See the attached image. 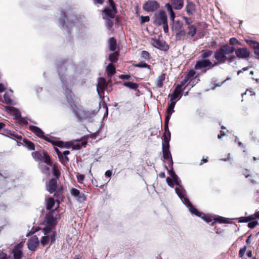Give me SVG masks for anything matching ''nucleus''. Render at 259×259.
Segmentation results:
<instances>
[{
  "mask_svg": "<svg viewBox=\"0 0 259 259\" xmlns=\"http://www.w3.org/2000/svg\"><path fill=\"white\" fill-rule=\"evenodd\" d=\"M66 102L68 104L70 108L73 113L74 116L79 122H82L84 120H87L89 122L94 121L95 117L101 108V102L98 104V107L94 110H80L74 104L73 98H66Z\"/></svg>",
  "mask_w": 259,
  "mask_h": 259,
  "instance_id": "f257e3e1",
  "label": "nucleus"
},
{
  "mask_svg": "<svg viewBox=\"0 0 259 259\" xmlns=\"http://www.w3.org/2000/svg\"><path fill=\"white\" fill-rule=\"evenodd\" d=\"M67 61L62 60L57 64V71L62 83V88L66 97H72L73 93L68 86V78L65 75Z\"/></svg>",
  "mask_w": 259,
  "mask_h": 259,
  "instance_id": "f03ea898",
  "label": "nucleus"
},
{
  "mask_svg": "<svg viewBox=\"0 0 259 259\" xmlns=\"http://www.w3.org/2000/svg\"><path fill=\"white\" fill-rule=\"evenodd\" d=\"M217 65V63H212L209 59H200L196 61L194 66L195 70H200L203 73H206L207 70Z\"/></svg>",
  "mask_w": 259,
  "mask_h": 259,
  "instance_id": "7ed1b4c3",
  "label": "nucleus"
},
{
  "mask_svg": "<svg viewBox=\"0 0 259 259\" xmlns=\"http://www.w3.org/2000/svg\"><path fill=\"white\" fill-rule=\"evenodd\" d=\"M32 155L35 161H41L48 165L52 166L51 158L47 152L35 151L32 153Z\"/></svg>",
  "mask_w": 259,
  "mask_h": 259,
  "instance_id": "20e7f679",
  "label": "nucleus"
},
{
  "mask_svg": "<svg viewBox=\"0 0 259 259\" xmlns=\"http://www.w3.org/2000/svg\"><path fill=\"white\" fill-rule=\"evenodd\" d=\"M179 197L181 199L183 203L189 208L190 212L197 217H201L202 212L199 211L197 208L194 207L191 204L190 200L187 196L184 197L183 194H178Z\"/></svg>",
  "mask_w": 259,
  "mask_h": 259,
  "instance_id": "39448f33",
  "label": "nucleus"
},
{
  "mask_svg": "<svg viewBox=\"0 0 259 259\" xmlns=\"http://www.w3.org/2000/svg\"><path fill=\"white\" fill-rule=\"evenodd\" d=\"M61 18L59 19V23L63 29L66 30L69 35L71 33V28L74 26V23L69 21L67 19L66 13L65 11H62Z\"/></svg>",
  "mask_w": 259,
  "mask_h": 259,
  "instance_id": "423d86ee",
  "label": "nucleus"
},
{
  "mask_svg": "<svg viewBox=\"0 0 259 259\" xmlns=\"http://www.w3.org/2000/svg\"><path fill=\"white\" fill-rule=\"evenodd\" d=\"M167 16L166 12L163 10H160L158 13H155L153 17V23L156 26H161L162 24L167 22Z\"/></svg>",
  "mask_w": 259,
  "mask_h": 259,
  "instance_id": "0eeeda50",
  "label": "nucleus"
},
{
  "mask_svg": "<svg viewBox=\"0 0 259 259\" xmlns=\"http://www.w3.org/2000/svg\"><path fill=\"white\" fill-rule=\"evenodd\" d=\"M227 54L222 46L217 49L213 54V57L217 61V65L224 63L227 59Z\"/></svg>",
  "mask_w": 259,
  "mask_h": 259,
  "instance_id": "6e6552de",
  "label": "nucleus"
},
{
  "mask_svg": "<svg viewBox=\"0 0 259 259\" xmlns=\"http://www.w3.org/2000/svg\"><path fill=\"white\" fill-rule=\"evenodd\" d=\"M109 83L110 82H107L106 80L103 77H99L98 78L97 91L99 97H106L104 95H102V94L104 93L105 90Z\"/></svg>",
  "mask_w": 259,
  "mask_h": 259,
  "instance_id": "1a4fd4ad",
  "label": "nucleus"
},
{
  "mask_svg": "<svg viewBox=\"0 0 259 259\" xmlns=\"http://www.w3.org/2000/svg\"><path fill=\"white\" fill-rule=\"evenodd\" d=\"M160 7L156 1H148L144 4L143 9L147 12H154Z\"/></svg>",
  "mask_w": 259,
  "mask_h": 259,
  "instance_id": "9d476101",
  "label": "nucleus"
},
{
  "mask_svg": "<svg viewBox=\"0 0 259 259\" xmlns=\"http://www.w3.org/2000/svg\"><path fill=\"white\" fill-rule=\"evenodd\" d=\"M251 52L247 48H238L235 51V55L239 59L248 60Z\"/></svg>",
  "mask_w": 259,
  "mask_h": 259,
  "instance_id": "9b49d317",
  "label": "nucleus"
},
{
  "mask_svg": "<svg viewBox=\"0 0 259 259\" xmlns=\"http://www.w3.org/2000/svg\"><path fill=\"white\" fill-rule=\"evenodd\" d=\"M54 210H52L49 213H47L45 215L43 224L48 226L55 227L57 224V221L54 217L53 213Z\"/></svg>",
  "mask_w": 259,
  "mask_h": 259,
  "instance_id": "f8f14e48",
  "label": "nucleus"
},
{
  "mask_svg": "<svg viewBox=\"0 0 259 259\" xmlns=\"http://www.w3.org/2000/svg\"><path fill=\"white\" fill-rule=\"evenodd\" d=\"M23 243L20 242L15 245L12 250L13 259H22L24 253L22 251Z\"/></svg>",
  "mask_w": 259,
  "mask_h": 259,
  "instance_id": "ddd939ff",
  "label": "nucleus"
},
{
  "mask_svg": "<svg viewBox=\"0 0 259 259\" xmlns=\"http://www.w3.org/2000/svg\"><path fill=\"white\" fill-rule=\"evenodd\" d=\"M152 40L153 47L161 51L166 52L169 49V45L164 40L156 38L153 39Z\"/></svg>",
  "mask_w": 259,
  "mask_h": 259,
  "instance_id": "4468645a",
  "label": "nucleus"
},
{
  "mask_svg": "<svg viewBox=\"0 0 259 259\" xmlns=\"http://www.w3.org/2000/svg\"><path fill=\"white\" fill-rule=\"evenodd\" d=\"M172 179L175 184L179 186L178 187H176L175 188V192L176 194L178 195L179 193H180L181 194L184 193V197L186 196V191L183 186L181 185V181L179 177L177 175H176L173 178H172Z\"/></svg>",
  "mask_w": 259,
  "mask_h": 259,
  "instance_id": "2eb2a0df",
  "label": "nucleus"
},
{
  "mask_svg": "<svg viewBox=\"0 0 259 259\" xmlns=\"http://www.w3.org/2000/svg\"><path fill=\"white\" fill-rule=\"evenodd\" d=\"M47 187V190L50 194L55 193L54 196L57 197L60 192H56L57 187V180H56V179H51Z\"/></svg>",
  "mask_w": 259,
  "mask_h": 259,
  "instance_id": "dca6fc26",
  "label": "nucleus"
},
{
  "mask_svg": "<svg viewBox=\"0 0 259 259\" xmlns=\"http://www.w3.org/2000/svg\"><path fill=\"white\" fill-rule=\"evenodd\" d=\"M244 40L250 47L254 49V54L257 56L255 58L259 60V42L249 38H245Z\"/></svg>",
  "mask_w": 259,
  "mask_h": 259,
  "instance_id": "f3484780",
  "label": "nucleus"
},
{
  "mask_svg": "<svg viewBox=\"0 0 259 259\" xmlns=\"http://www.w3.org/2000/svg\"><path fill=\"white\" fill-rule=\"evenodd\" d=\"M39 240L38 237L36 235L33 236L29 239L27 242V245L29 250L34 251L39 244Z\"/></svg>",
  "mask_w": 259,
  "mask_h": 259,
  "instance_id": "a211bd4d",
  "label": "nucleus"
},
{
  "mask_svg": "<svg viewBox=\"0 0 259 259\" xmlns=\"http://www.w3.org/2000/svg\"><path fill=\"white\" fill-rule=\"evenodd\" d=\"M70 193L72 196L76 198V199L80 202H83L86 200V197L84 193L81 192L79 190L72 188L70 190Z\"/></svg>",
  "mask_w": 259,
  "mask_h": 259,
  "instance_id": "6ab92c4d",
  "label": "nucleus"
},
{
  "mask_svg": "<svg viewBox=\"0 0 259 259\" xmlns=\"http://www.w3.org/2000/svg\"><path fill=\"white\" fill-rule=\"evenodd\" d=\"M162 157L165 160L171 158V154L170 151V145L168 143H162Z\"/></svg>",
  "mask_w": 259,
  "mask_h": 259,
  "instance_id": "aec40b11",
  "label": "nucleus"
},
{
  "mask_svg": "<svg viewBox=\"0 0 259 259\" xmlns=\"http://www.w3.org/2000/svg\"><path fill=\"white\" fill-rule=\"evenodd\" d=\"M181 98H170L168 104V107L166 109V113L172 114L174 112V108L177 101Z\"/></svg>",
  "mask_w": 259,
  "mask_h": 259,
  "instance_id": "412c9836",
  "label": "nucleus"
},
{
  "mask_svg": "<svg viewBox=\"0 0 259 259\" xmlns=\"http://www.w3.org/2000/svg\"><path fill=\"white\" fill-rule=\"evenodd\" d=\"M102 12L109 18L113 19L117 13V10L116 8L106 7L102 10Z\"/></svg>",
  "mask_w": 259,
  "mask_h": 259,
  "instance_id": "4be33fe9",
  "label": "nucleus"
},
{
  "mask_svg": "<svg viewBox=\"0 0 259 259\" xmlns=\"http://www.w3.org/2000/svg\"><path fill=\"white\" fill-rule=\"evenodd\" d=\"M8 112L14 116V119H19L21 118V112L18 108L10 106L8 108Z\"/></svg>",
  "mask_w": 259,
  "mask_h": 259,
  "instance_id": "5701e85b",
  "label": "nucleus"
},
{
  "mask_svg": "<svg viewBox=\"0 0 259 259\" xmlns=\"http://www.w3.org/2000/svg\"><path fill=\"white\" fill-rule=\"evenodd\" d=\"M183 87L181 86V85H180L179 84H178L174 90L173 93L171 94H169L168 97H182V93L183 91Z\"/></svg>",
  "mask_w": 259,
  "mask_h": 259,
  "instance_id": "b1692460",
  "label": "nucleus"
},
{
  "mask_svg": "<svg viewBox=\"0 0 259 259\" xmlns=\"http://www.w3.org/2000/svg\"><path fill=\"white\" fill-rule=\"evenodd\" d=\"M29 130L36 134L40 138H41L45 134L40 128L35 125H30L29 126Z\"/></svg>",
  "mask_w": 259,
  "mask_h": 259,
  "instance_id": "393cba45",
  "label": "nucleus"
},
{
  "mask_svg": "<svg viewBox=\"0 0 259 259\" xmlns=\"http://www.w3.org/2000/svg\"><path fill=\"white\" fill-rule=\"evenodd\" d=\"M171 25V30L172 31L177 32L183 29V23L180 20H177L172 22V24Z\"/></svg>",
  "mask_w": 259,
  "mask_h": 259,
  "instance_id": "a878e982",
  "label": "nucleus"
},
{
  "mask_svg": "<svg viewBox=\"0 0 259 259\" xmlns=\"http://www.w3.org/2000/svg\"><path fill=\"white\" fill-rule=\"evenodd\" d=\"M106 71L109 77H111L116 72L115 67L112 63H109L106 67Z\"/></svg>",
  "mask_w": 259,
  "mask_h": 259,
  "instance_id": "bb28decb",
  "label": "nucleus"
},
{
  "mask_svg": "<svg viewBox=\"0 0 259 259\" xmlns=\"http://www.w3.org/2000/svg\"><path fill=\"white\" fill-rule=\"evenodd\" d=\"M70 151L69 150L64 151L61 155H60V157H58L60 162L64 164L65 163H67L69 161V159L67 157V155L70 154Z\"/></svg>",
  "mask_w": 259,
  "mask_h": 259,
  "instance_id": "cd10ccee",
  "label": "nucleus"
},
{
  "mask_svg": "<svg viewBox=\"0 0 259 259\" xmlns=\"http://www.w3.org/2000/svg\"><path fill=\"white\" fill-rule=\"evenodd\" d=\"M171 2L175 10H181L184 6L183 0H171Z\"/></svg>",
  "mask_w": 259,
  "mask_h": 259,
  "instance_id": "c85d7f7f",
  "label": "nucleus"
},
{
  "mask_svg": "<svg viewBox=\"0 0 259 259\" xmlns=\"http://www.w3.org/2000/svg\"><path fill=\"white\" fill-rule=\"evenodd\" d=\"M195 6L194 4L191 1L187 2V4L186 6V10L187 14L189 15H192L193 12L195 10Z\"/></svg>",
  "mask_w": 259,
  "mask_h": 259,
  "instance_id": "c756f323",
  "label": "nucleus"
},
{
  "mask_svg": "<svg viewBox=\"0 0 259 259\" xmlns=\"http://www.w3.org/2000/svg\"><path fill=\"white\" fill-rule=\"evenodd\" d=\"M187 29L188 30V32H187L188 35L190 36L191 37H193L197 32L196 26L194 25H189L188 26Z\"/></svg>",
  "mask_w": 259,
  "mask_h": 259,
  "instance_id": "7c9ffc66",
  "label": "nucleus"
},
{
  "mask_svg": "<svg viewBox=\"0 0 259 259\" xmlns=\"http://www.w3.org/2000/svg\"><path fill=\"white\" fill-rule=\"evenodd\" d=\"M222 46L224 48L227 55L232 54L234 52L235 53V51L237 49L235 48V47L234 46H231L228 44H225V45H222Z\"/></svg>",
  "mask_w": 259,
  "mask_h": 259,
  "instance_id": "2f4dec72",
  "label": "nucleus"
},
{
  "mask_svg": "<svg viewBox=\"0 0 259 259\" xmlns=\"http://www.w3.org/2000/svg\"><path fill=\"white\" fill-rule=\"evenodd\" d=\"M109 50L112 52L115 51L117 48L116 39L113 37H110L109 39Z\"/></svg>",
  "mask_w": 259,
  "mask_h": 259,
  "instance_id": "473e14b6",
  "label": "nucleus"
},
{
  "mask_svg": "<svg viewBox=\"0 0 259 259\" xmlns=\"http://www.w3.org/2000/svg\"><path fill=\"white\" fill-rule=\"evenodd\" d=\"M23 142L24 143L26 147L30 150H35V145L34 144L30 141L29 140L24 138L23 139Z\"/></svg>",
  "mask_w": 259,
  "mask_h": 259,
  "instance_id": "72a5a7b5",
  "label": "nucleus"
},
{
  "mask_svg": "<svg viewBox=\"0 0 259 259\" xmlns=\"http://www.w3.org/2000/svg\"><path fill=\"white\" fill-rule=\"evenodd\" d=\"M255 216L256 218H259L257 215H255V212L253 215H250L248 217H241L238 218V222L239 223H247L250 220V219H252Z\"/></svg>",
  "mask_w": 259,
  "mask_h": 259,
  "instance_id": "f704fd0d",
  "label": "nucleus"
},
{
  "mask_svg": "<svg viewBox=\"0 0 259 259\" xmlns=\"http://www.w3.org/2000/svg\"><path fill=\"white\" fill-rule=\"evenodd\" d=\"M55 205V200L53 198L50 197L47 200V203H46V208L47 210H50L51 211L53 209V207H54Z\"/></svg>",
  "mask_w": 259,
  "mask_h": 259,
  "instance_id": "c9c22d12",
  "label": "nucleus"
},
{
  "mask_svg": "<svg viewBox=\"0 0 259 259\" xmlns=\"http://www.w3.org/2000/svg\"><path fill=\"white\" fill-rule=\"evenodd\" d=\"M38 166L43 174L46 175L50 174V167L48 166V165H46L41 163H39Z\"/></svg>",
  "mask_w": 259,
  "mask_h": 259,
  "instance_id": "e433bc0d",
  "label": "nucleus"
},
{
  "mask_svg": "<svg viewBox=\"0 0 259 259\" xmlns=\"http://www.w3.org/2000/svg\"><path fill=\"white\" fill-rule=\"evenodd\" d=\"M123 84L125 87L133 90H136L139 87L138 83L131 81L124 82Z\"/></svg>",
  "mask_w": 259,
  "mask_h": 259,
  "instance_id": "4c0bfd02",
  "label": "nucleus"
},
{
  "mask_svg": "<svg viewBox=\"0 0 259 259\" xmlns=\"http://www.w3.org/2000/svg\"><path fill=\"white\" fill-rule=\"evenodd\" d=\"M186 35V32L184 29L176 32V38L177 40H180L183 37H185Z\"/></svg>",
  "mask_w": 259,
  "mask_h": 259,
  "instance_id": "58836bf2",
  "label": "nucleus"
},
{
  "mask_svg": "<svg viewBox=\"0 0 259 259\" xmlns=\"http://www.w3.org/2000/svg\"><path fill=\"white\" fill-rule=\"evenodd\" d=\"M212 54V51L211 50H202L200 57L202 59H207V58L210 57Z\"/></svg>",
  "mask_w": 259,
  "mask_h": 259,
  "instance_id": "ea45409f",
  "label": "nucleus"
},
{
  "mask_svg": "<svg viewBox=\"0 0 259 259\" xmlns=\"http://www.w3.org/2000/svg\"><path fill=\"white\" fill-rule=\"evenodd\" d=\"M118 59V54L116 52L111 53L109 56V60L111 63H116Z\"/></svg>",
  "mask_w": 259,
  "mask_h": 259,
  "instance_id": "a19ab883",
  "label": "nucleus"
},
{
  "mask_svg": "<svg viewBox=\"0 0 259 259\" xmlns=\"http://www.w3.org/2000/svg\"><path fill=\"white\" fill-rule=\"evenodd\" d=\"M7 134L9 135L8 136L11 138L16 139L19 140H21L22 139V137L21 136L18 135L15 132L8 131Z\"/></svg>",
  "mask_w": 259,
  "mask_h": 259,
  "instance_id": "79ce46f5",
  "label": "nucleus"
},
{
  "mask_svg": "<svg viewBox=\"0 0 259 259\" xmlns=\"http://www.w3.org/2000/svg\"><path fill=\"white\" fill-rule=\"evenodd\" d=\"M55 230L54 227L48 226L45 225V227L42 229L43 232L45 235H49L50 233H52L53 231Z\"/></svg>",
  "mask_w": 259,
  "mask_h": 259,
  "instance_id": "37998d69",
  "label": "nucleus"
},
{
  "mask_svg": "<svg viewBox=\"0 0 259 259\" xmlns=\"http://www.w3.org/2000/svg\"><path fill=\"white\" fill-rule=\"evenodd\" d=\"M257 218L254 216L253 219H250L248 223V227L250 229H253L258 224V222L256 220Z\"/></svg>",
  "mask_w": 259,
  "mask_h": 259,
  "instance_id": "c03bdc74",
  "label": "nucleus"
},
{
  "mask_svg": "<svg viewBox=\"0 0 259 259\" xmlns=\"http://www.w3.org/2000/svg\"><path fill=\"white\" fill-rule=\"evenodd\" d=\"M165 79V75L164 74L159 75L156 79V85L158 87H161L163 85V82Z\"/></svg>",
  "mask_w": 259,
  "mask_h": 259,
  "instance_id": "a18cd8bd",
  "label": "nucleus"
},
{
  "mask_svg": "<svg viewBox=\"0 0 259 259\" xmlns=\"http://www.w3.org/2000/svg\"><path fill=\"white\" fill-rule=\"evenodd\" d=\"M135 67L138 68H147L149 69H150V66L145 63L144 61H141L138 63H137L134 65Z\"/></svg>",
  "mask_w": 259,
  "mask_h": 259,
  "instance_id": "49530a36",
  "label": "nucleus"
},
{
  "mask_svg": "<svg viewBox=\"0 0 259 259\" xmlns=\"http://www.w3.org/2000/svg\"><path fill=\"white\" fill-rule=\"evenodd\" d=\"M52 174L55 177L54 179H56V180H57L60 176V171L55 165H53L52 167Z\"/></svg>",
  "mask_w": 259,
  "mask_h": 259,
  "instance_id": "de8ad7c7",
  "label": "nucleus"
},
{
  "mask_svg": "<svg viewBox=\"0 0 259 259\" xmlns=\"http://www.w3.org/2000/svg\"><path fill=\"white\" fill-rule=\"evenodd\" d=\"M215 222H219L220 223H224V224H227L229 223V221H228V219L219 216L217 218L215 219ZM214 223V222L213 223Z\"/></svg>",
  "mask_w": 259,
  "mask_h": 259,
  "instance_id": "09e8293b",
  "label": "nucleus"
},
{
  "mask_svg": "<svg viewBox=\"0 0 259 259\" xmlns=\"http://www.w3.org/2000/svg\"><path fill=\"white\" fill-rule=\"evenodd\" d=\"M50 241V236L49 235H45V236H43L41 237L40 239V243L43 246H45Z\"/></svg>",
  "mask_w": 259,
  "mask_h": 259,
  "instance_id": "8fccbe9b",
  "label": "nucleus"
},
{
  "mask_svg": "<svg viewBox=\"0 0 259 259\" xmlns=\"http://www.w3.org/2000/svg\"><path fill=\"white\" fill-rule=\"evenodd\" d=\"M28 119V118L27 117H21V118H20L19 119V121L18 122V123L22 126L27 125Z\"/></svg>",
  "mask_w": 259,
  "mask_h": 259,
  "instance_id": "3c124183",
  "label": "nucleus"
},
{
  "mask_svg": "<svg viewBox=\"0 0 259 259\" xmlns=\"http://www.w3.org/2000/svg\"><path fill=\"white\" fill-rule=\"evenodd\" d=\"M228 45L234 46L235 45H241L240 42L235 37H231L229 40V44Z\"/></svg>",
  "mask_w": 259,
  "mask_h": 259,
  "instance_id": "603ef678",
  "label": "nucleus"
},
{
  "mask_svg": "<svg viewBox=\"0 0 259 259\" xmlns=\"http://www.w3.org/2000/svg\"><path fill=\"white\" fill-rule=\"evenodd\" d=\"M4 101H3L5 102L6 104L9 105H16V102L12 98H4Z\"/></svg>",
  "mask_w": 259,
  "mask_h": 259,
  "instance_id": "864d4df0",
  "label": "nucleus"
},
{
  "mask_svg": "<svg viewBox=\"0 0 259 259\" xmlns=\"http://www.w3.org/2000/svg\"><path fill=\"white\" fill-rule=\"evenodd\" d=\"M245 95H248L250 96H255V92L253 90L247 89L244 93H241V96L243 97Z\"/></svg>",
  "mask_w": 259,
  "mask_h": 259,
  "instance_id": "5fc2aeb1",
  "label": "nucleus"
},
{
  "mask_svg": "<svg viewBox=\"0 0 259 259\" xmlns=\"http://www.w3.org/2000/svg\"><path fill=\"white\" fill-rule=\"evenodd\" d=\"M87 144V142L85 141H83L81 142V144H76L74 145L73 148L75 149L78 150V149H80L81 148V147H82V146L85 147Z\"/></svg>",
  "mask_w": 259,
  "mask_h": 259,
  "instance_id": "6e6d98bb",
  "label": "nucleus"
},
{
  "mask_svg": "<svg viewBox=\"0 0 259 259\" xmlns=\"http://www.w3.org/2000/svg\"><path fill=\"white\" fill-rule=\"evenodd\" d=\"M164 167L167 170L168 174L171 176V178L177 175L174 170L173 167H171L170 169H168L166 165H165Z\"/></svg>",
  "mask_w": 259,
  "mask_h": 259,
  "instance_id": "4d7b16f0",
  "label": "nucleus"
},
{
  "mask_svg": "<svg viewBox=\"0 0 259 259\" xmlns=\"http://www.w3.org/2000/svg\"><path fill=\"white\" fill-rule=\"evenodd\" d=\"M56 235L57 233L55 230V231H53L52 233H51L50 235H49L50 239L51 240V244H52L55 241Z\"/></svg>",
  "mask_w": 259,
  "mask_h": 259,
  "instance_id": "13d9d810",
  "label": "nucleus"
},
{
  "mask_svg": "<svg viewBox=\"0 0 259 259\" xmlns=\"http://www.w3.org/2000/svg\"><path fill=\"white\" fill-rule=\"evenodd\" d=\"M204 221H205L207 223H210L212 221V219L211 218L205 213L202 212L201 217H200Z\"/></svg>",
  "mask_w": 259,
  "mask_h": 259,
  "instance_id": "bf43d9fd",
  "label": "nucleus"
},
{
  "mask_svg": "<svg viewBox=\"0 0 259 259\" xmlns=\"http://www.w3.org/2000/svg\"><path fill=\"white\" fill-rule=\"evenodd\" d=\"M195 74H196V72H195V70L191 69L188 72L187 74L186 75V76L189 80H190L192 77H194V76L195 75Z\"/></svg>",
  "mask_w": 259,
  "mask_h": 259,
  "instance_id": "052dcab7",
  "label": "nucleus"
},
{
  "mask_svg": "<svg viewBox=\"0 0 259 259\" xmlns=\"http://www.w3.org/2000/svg\"><path fill=\"white\" fill-rule=\"evenodd\" d=\"M141 57L145 59L149 60L150 59V54L146 51H142L141 53Z\"/></svg>",
  "mask_w": 259,
  "mask_h": 259,
  "instance_id": "680f3d73",
  "label": "nucleus"
},
{
  "mask_svg": "<svg viewBox=\"0 0 259 259\" xmlns=\"http://www.w3.org/2000/svg\"><path fill=\"white\" fill-rule=\"evenodd\" d=\"M40 230V228L39 227H33L31 231L27 234V236H29V235H32L36 232Z\"/></svg>",
  "mask_w": 259,
  "mask_h": 259,
  "instance_id": "e2e57ef3",
  "label": "nucleus"
},
{
  "mask_svg": "<svg viewBox=\"0 0 259 259\" xmlns=\"http://www.w3.org/2000/svg\"><path fill=\"white\" fill-rule=\"evenodd\" d=\"M246 246H244L242 248H240L239 251L238 256L239 257H242L246 250Z\"/></svg>",
  "mask_w": 259,
  "mask_h": 259,
  "instance_id": "0e129e2a",
  "label": "nucleus"
},
{
  "mask_svg": "<svg viewBox=\"0 0 259 259\" xmlns=\"http://www.w3.org/2000/svg\"><path fill=\"white\" fill-rule=\"evenodd\" d=\"M140 19H141V24H143L144 23H145L146 22H148L150 21V18L148 16H141L140 17Z\"/></svg>",
  "mask_w": 259,
  "mask_h": 259,
  "instance_id": "69168bd1",
  "label": "nucleus"
},
{
  "mask_svg": "<svg viewBox=\"0 0 259 259\" xmlns=\"http://www.w3.org/2000/svg\"><path fill=\"white\" fill-rule=\"evenodd\" d=\"M162 138V143H168L169 144V142L171 139V137L169 138L168 134H166L165 135H163Z\"/></svg>",
  "mask_w": 259,
  "mask_h": 259,
  "instance_id": "338daca9",
  "label": "nucleus"
},
{
  "mask_svg": "<svg viewBox=\"0 0 259 259\" xmlns=\"http://www.w3.org/2000/svg\"><path fill=\"white\" fill-rule=\"evenodd\" d=\"M106 25L108 28L110 29L113 26V21L109 18L106 19Z\"/></svg>",
  "mask_w": 259,
  "mask_h": 259,
  "instance_id": "774afa93",
  "label": "nucleus"
}]
</instances>
